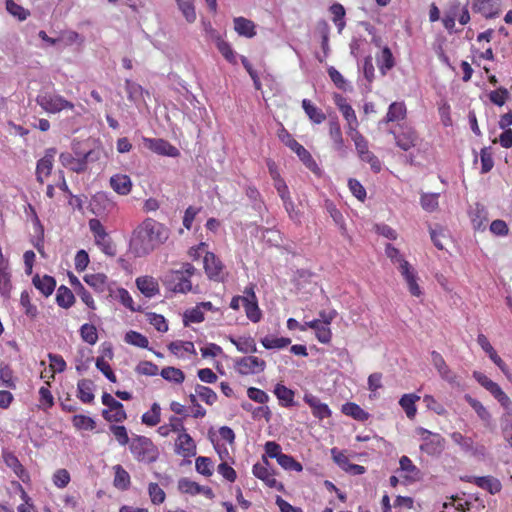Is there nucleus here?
<instances>
[{
	"label": "nucleus",
	"instance_id": "obj_14",
	"mask_svg": "<svg viewBox=\"0 0 512 512\" xmlns=\"http://www.w3.org/2000/svg\"><path fill=\"white\" fill-rule=\"evenodd\" d=\"M143 143L146 148L158 155L168 157H178L180 155L179 150L175 146L161 138L143 137Z\"/></svg>",
	"mask_w": 512,
	"mask_h": 512
},
{
	"label": "nucleus",
	"instance_id": "obj_63",
	"mask_svg": "<svg viewBox=\"0 0 512 512\" xmlns=\"http://www.w3.org/2000/svg\"><path fill=\"white\" fill-rule=\"evenodd\" d=\"M196 471L204 476H211L213 473V462L210 458L199 456L195 461Z\"/></svg>",
	"mask_w": 512,
	"mask_h": 512
},
{
	"label": "nucleus",
	"instance_id": "obj_36",
	"mask_svg": "<svg viewBox=\"0 0 512 512\" xmlns=\"http://www.w3.org/2000/svg\"><path fill=\"white\" fill-rule=\"evenodd\" d=\"M473 483L491 494L498 493L501 490L500 481L492 476L473 477Z\"/></svg>",
	"mask_w": 512,
	"mask_h": 512
},
{
	"label": "nucleus",
	"instance_id": "obj_37",
	"mask_svg": "<svg viewBox=\"0 0 512 512\" xmlns=\"http://www.w3.org/2000/svg\"><path fill=\"white\" fill-rule=\"evenodd\" d=\"M83 279L98 293L104 292L107 288L108 278L103 273L86 274Z\"/></svg>",
	"mask_w": 512,
	"mask_h": 512
},
{
	"label": "nucleus",
	"instance_id": "obj_29",
	"mask_svg": "<svg viewBox=\"0 0 512 512\" xmlns=\"http://www.w3.org/2000/svg\"><path fill=\"white\" fill-rule=\"evenodd\" d=\"M234 29L240 35L246 38H252L256 35V25L252 20L245 17H236L233 20Z\"/></svg>",
	"mask_w": 512,
	"mask_h": 512
},
{
	"label": "nucleus",
	"instance_id": "obj_44",
	"mask_svg": "<svg viewBox=\"0 0 512 512\" xmlns=\"http://www.w3.org/2000/svg\"><path fill=\"white\" fill-rule=\"evenodd\" d=\"M50 382L46 381V386L39 389V404L38 407L44 411L52 408L54 405V397L49 389Z\"/></svg>",
	"mask_w": 512,
	"mask_h": 512
},
{
	"label": "nucleus",
	"instance_id": "obj_7",
	"mask_svg": "<svg viewBox=\"0 0 512 512\" xmlns=\"http://www.w3.org/2000/svg\"><path fill=\"white\" fill-rule=\"evenodd\" d=\"M102 403L107 407L102 411V416L106 421L120 423L127 419L123 404L114 399L111 394L104 392Z\"/></svg>",
	"mask_w": 512,
	"mask_h": 512
},
{
	"label": "nucleus",
	"instance_id": "obj_38",
	"mask_svg": "<svg viewBox=\"0 0 512 512\" xmlns=\"http://www.w3.org/2000/svg\"><path fill=\"white\" fill-rule=\"evenodd\" d=\"M340 112L346 120V133L356 132L359 127V121L353 107L349 104L348 106H344Z\"/></svg>",
	"mask_w": 512,
	"mask_h": 512
},
{
	"label": "nucleus",
	"instance_id": "obj_51",
	"mask_svg": "<svg viewBox=\"0 0 512 512\" xmlns=\"http://www.w3.org/2000/svg\"><path fill=\"white\" fill-rule=\"evenodd\" d=\"M48 358L50 361V369H51V374L49 376V379H54L55 373H61V372L65 371L66 362H65L64 358L58 354L49 353Z\"/></svg>",
	"mask_w": 512,
	"mask_h": 512
},
{
	"label": "nucleus",
	"instance_id": "obj_47",
	"mask_svg": "<svg viewBox=\"0 0 512 512\" xmlns=\"http://www.w3.org/2000/svg\"><path fill=\"white\" fill-rule=\"evenodd\" d=\"M6 10L19 21H24L30 16V11L14 0H6Z\"/></svg>",
	"mask_w": 512,
	"mask_h": 512
},
{
	"label": "nucleus",
	"instance_id": "obj_28",
	"mask_svg": "<svg viewBox=\"0 0 512 512\" xmlns=\"http://www.w3.org/2000/svg\"><path fill=\"white\" fill-rule=\"evenodd\" d=\"M274 394L277 397L279 404L282 407H292L295 405L294 397L295 392L283 385L282 383H277L274 388Z\"/></svg>",
	"mask_w": 512,
	"mask_h": 512
},
{
	"label": "nucleus",
	"instance_id": "obj_5",
	"mask_svg": "<svg viewBox=\"0 0 512 512\" xmlns=\"http://www.w3.org/2000/svg\"><path fill=\"white\" fill-rule=\"evenodd\" d=\"M130 451L138 462L153 463L159 456L158 448L145 436H136L130 443Z\"/></svg>",
	"mask_w": 512,
	"mask_h": 512
},
{
	"label": "nucleus",
	"instance_id": "obj_58",
	"mask_svg": "<svg viewBox=\"0 0 512 512\" xmlns=\"http://www.w3.org/2000/svg\"><path fill=\"white\" fill-rule=\"evenodd\" d=\"M481 173L490 172L494 166L493 155L490 147H484L480 151Z\"/></svg>",
	"mask_w": 512,
	"mask_h": 512
},
{
	"label": "nucleus",
	"instance_id": "obj_53",
	"mask_svg": "<svg viewBox=\"0 0 512 512\" xmlns=\"http://www.w3.org/2000/svg\"><path fill=\"white\" fill-rule=\"evenodd\" d=\"M124 340L126 343L139 348H148L149 345L147 337L137 331L127 332Z\"/></svg>",
	"mask_w": 512,
	"mask_h": 512
},
{
	"label": "nucleus",
	"instance_id": "obj_30",
	"mask_svg": "<svg viewBox=\"0 0 512 512\" xmlns=\"http://www.w3.org/2000/svg\"><path fill=\"white\" fill-rule=\"evenodd\" d=\"M33 285L45 296H50L56 287V281L52 276L44 275L39 276L35 275L32 279Z\"/></svg>",
	"mask_w": 512,
	"mask_h": 512
},
{
	"label": "nucleus",
	"instance_id": "obj_45",
	"mask_svg": "<svg viewBox=\"0 0 512 512\" xmlns=\"http://www.w3.org/2000/svg\"><path fill=\"white\" fill-rule=\"evenodd\" d=\"M179 10L182 12L184 18L188 23H193L196 20V11L194 0H176Z\"/></svg>",
	"mask_w": 512,
	"mask_h": 512
},
{
	"label": "nucleus",
	"instance_id": "obj_3",
	"mask_svg": "<svg viewBox=\"0 0 512 512\" xmlns=\"http://www.w3.org/2000/svg\"><path fill=\"white\" fill-rule=\"evenodd\" d=\"M36 103L43 111L57 114L63 110H73L75 105L53 90L42 89L36 96Z\"/></svg>",
	"mask_w": 512,
	"mask_h": 512
},
{
	"label": "nucleus",
	"instance_id": "obj_21",
	"mask_svg": "<svg viewBox=\"0 0 512 512\" xmlns=\"http://www.w3.org/2000/svg\"><path fill=\"white\" fill-rule=\"evenodd\" d=\"M4 463L13 470V472L17 475V477L24 483L30 480L29 473L24 468V466L20 463L19 459L12 452H4L3 453Z\"/></svg>",
	"mask_w": 512,
	"mask_h": 512
},
{
	"label": "nucleus",
	"instance_id": "obj_50",
	"mask_svg": "<svg viewBox=\"0 0 512 512\" xmlns=\"http://www.w3.org/2000/svg\"><path fill=\"white\" fill-rule=\"evenodd\" d=\"M216 47L221 55L231 64H237V56L231 45L223 38L216 43Z\"/></svg>",
	"mask_w": 512,
	"mask_h": 512
},
{
	"label": "nucleus",
	"instance_id": "obj_19",
	"mask_svg": "<svg viewBox=\"0 0 512 512\" xmlns=\"http://www.w3.org/2000/svg\"><path fill=\"white\" fill-rule=\"evenodd\" d=\"M175 452L184 458L195 456L196 444L188 433L178 434L175 440Z\"/></svg>",
	"mask_w": 512,
	"mask_h": 512
},
{
	"label": "nucleus",
	"instance_id": "obj_10",
	"mask_svg": "<svg viewBox=\"0 0 512 512\" xmlns=\"http://www.w3.org/2000/svg\"><path fill=\"white\" fill-rule=\"evenodd\" d=\"M94 154L95 152L90 150L82 157H74L70 152H63L59 156V161L63 167L76 173H83L87 170L88 161L94 160Z\"/></svg>",
	"mask_w": 512,
	"mask_h": 512
},
{
	"label": "nucleus",
	"instance_id": "obj_15",
	"mask_svg": "<svg viewBox=\"0 0 512 512\" xmlns=\"http://www.w3.org/2000/svg\"><path fill=\"white\" fill-rule=\"evenodd\" d=\"M204 270L210 280L215 282L224 280V265L212 252H206L204 256Z\"/></svg>",
	"mask_w": 512,
	"mask_h": 512
},
{
	"label": "nucleus",
	"instance_id": "obj_1",
	"mask_svg": "<svg viewBox=\"0 0 512 512\" xmlns=\"http://www.w3.org/2000/svg\"><path fill=\"white\" fill-rule=\"evenodd\" d=\"M169 236L168 227L153 218L147 217L132 231L129 251L135 257L147 256L163 245Z\"/></svg>",
	"mask_w": 512,
	"mask_h": 512
},
{
	"label": "nucleus",
	"instance_id": "obj_43",
	"mask_svg": "<svg viewBox=\"0 0 512 512\" xmlns=\"http://www.w3.org/2000/svg\"><path fill=\"white\" fill-rule=\"evenodd\" d=\"M347 135L353 141L358 157H361L362 155H365L368 152H370L368 140L359 130H357L356 132L354 131L352 133H349Z\"/></svg>",
	"mask_w": 512,
	"mask_h": 512
},
{
	"label": "nucleus",
	"instance_id": "obj_52",
	"mask_svg": "<svg viewBox=\"0 0 512 512\" xmlns=\"http://www.w3.org/2000/svg\"><path fill=\"white\" fill-rule=\"evenodd\" d=\"M80 336L84 342L90 345H94L98 341L97 329L92 324H83L80 328Z\"/></svg>",
	"mask_w": 512,
	"mask_h": 512
},
{
	"label": "nucleus",
	"instance_id": "obj_25",
	"mask_svg": "<svg viewBox=\"0 0 512 512\" xmlns=\"http://www.w3.org/2000/svg\"><path fill=\"white\" fill-rule=\"evenodd\" d=\"M431 356L433 364L440 376L449 383L455 382L456 375L450 370L442 355L436 351H433Z\"/></svg>",
	"mask_w": 512,
	"mask_h": 512
},
{
	"label": "nucleus",
	"instance_id": "obj_46",
	"mask_svg": "<svg viewBox=\"0 0 512 512\" xmlns=\"http://www.w3.org/2000/svg\"><path fill=\"white\" fill-rule=\"evenodd\" d=\"M291 343L290 338L266 336L261 339V344L266 349H281L287 347Z\"/></svg>",
	"mask_w": 512,
	"mask_h": 512
},
{
	"label": "nucleus",
	"instance_id": "obj_41",
	"mask_svg": "<svg viewBox=\"0 0 512 512\" xmlns=\"http://www.w3.org/2000/svg\"><path fill=\"white\" fill-rule=\"evenodd\" d=\"M475 7L487 19L494 18L499 14V8L493 0H477Z\"/></svg>",
	"mask_w": 512,
	"mask_h": 512
},
{
	"label": "nucleus",
	"instance_id": "obj_9",
	"mask_svg": "<svg viewBox=\"0 0 512 512\" xmlns=\"http://www.w3.org/2000/svg\"><path fill=\"white\" fill-rule=\"evenodd\" d=\"M473 377L481 386L489 391L504 408L509 409L511 407L512 402L510 398L496 382L492 381L485 374L479 371H474Z\"/></svg>",
	"mask_w": 512,
	"mask_h": 512
},
{
	"label": "nucleus",
	"instance_id": "obj_27",
	"mask_svg": "<svg viewBox=\"0 0 512 512\" xmlns=\"http://www.w3.org/2000/svg\"><path fill=\"white\" fill-rule=\"evenodd\" d=\"M301 105L305 114L312 123L319 125L326 120V114L322 109L314 105L311 100L303 99Z\"/></svg>",
	"mask_w": 512,
	"mask_h": 512
},
{
	"label": "nucleus",
	"instance_id": "obj_64",
	"mask_svg": "<svg viewBox=\"0 0 512 512\" xmlns=\"http://www.w3.org/2000/svg\"><path fill=\"white\" fill-rule=\"evenodd\" d=\"M489 100L494 105L503 106L509 98V91L505 87H499L488 94Z\"/></svg>",
	"mask_w": 512,
	"mask_h": 512
},
{
	"label": "nucleus",
	"instance_id": "obj_2",
	"mask_svg": "<svg viewBox=\"0 0 512 512\" xmlns=\"http://www.w3.org/2000/svg\"><path fill=\"white\" fill-rule=\"evenodd\" d=\"M197 269L188 262L182 263L180 269L170 270L164 278V284L175 293L187 294L192 291L191 277Z\"/></svg>",
	"mask_w": 512,
	"mask_h": 512
},
{
	"label": "nucleus",
	"instance_id": "obj_16",
	"mask_svg": "<svg viewBox=\"0 0 512 512\" xmlns=\"http://www.w3.org/2000/svg\"><path fill=\"white\" fill-rule=\"evenodd\" d=\"M268 464L269 463L265 458L263 463L258 462L254 464L252 468L253 475L262 480L268 487L282 491L284 489L283 484L276 480L274 473L270 471Z\"/></svg>",
	"mask_w": 512,
	"mask_h": 512
},
{
	"label": "nucleus",
	"instance_id": "obj_62",
	"mask_svg": "<svg viewBox=\"0 0 512 512\" xmlns=\"http://www.w3.org/2000/svg\"><path fill=\"white\" fill-rule=\"evenodd\" d=\"M150 500L155 505L162 504L166 499L164 490L157 483H150L148 486Z\"/></svg>",
	"mask_w": 512,
	"mask_h": 512
},
{
	"label": "nucleus",
	"instance_id": "obj_34",
	"mask_svg": "<svg viewBox=\"0 0 512 512\" xmlns=\"http://www.w3.org/2000/svg\"><path fill=\"white\" fill-rule=\"evenodd\" d=\"M420 400V396L416 394H404L400 400L399 405L405 411L409 419H414L417 413L416 402Z\"/></svg>",
	"mask_w": 512,
	"mask_h": 512
},
{
	"label": "nucleus",
	"instance_id": "obj_4",
	"mask_svg": "<svg viewBox=\"0 0 512 512\" xmlns=\"http://www.w3.org/2000/svg\"><path fill=\"white\" fill-rule=\"evenodd\" d=\"M278 137L285 146L297 154L307 169L316 175L321 174V169L317 162L314 160L311 153L303 145H301L285 128L280 130Z\"/></svg>",
	"mask_w": 512,
	"mask_h": 512
},
{
	"label": "nucleus",
	"instance_id": "obj_54",
	"mask_svg": "<svg viewBox=\"0 0 512 512\" xmlns=\"http://www.w3.org/2000/svg\"><path fill=\"white\" fill-rule=\"evenodd\" d=\"M330 12L332 14V20L338 28V31L341 32L345 27V9L339 4L335 3L330 7Z\"/></svg>",
	"mask_w": 512,
	"mask_h": 512
},
{
	"label": "nucleus",
	"instance_id": "obj_8",
	"mask_svg": "<svg viewBox=\"0 0 512 512\" xmlns=\"http://www.w3.org/2000/svg\"><path fill=\"white\" fill-rule=\"evenodd\" d=\"M418 434L421 436L422 444L420 450L428 455H438L444 449V438L438 433H432L425 428H419Z\"/></svg>",
	"mask_w": 512,
	"mask_h": 512
},
{
	"label": "nucleus",
	"instance_id": "obj_59",
	"mask_svg": "<svg viewBox=\"0 0 512 512\" xmlns=\"http://www.w3.org/2000/svg\"><path fill=\"white\" fill-rule=\"evenodd\" d=\"M283 469L288 471H296L301 472L303 470V466L300 462L295 460L292 456L284 454L280 456L277 462Z\"/></svg>",
	"mask_w": 512,
	"mask_h": 512
},
{
	"label": "nucleus",
	"instance_id": "obj_56",
	"mask_svg": "<svg viewBox=\"0 0 512 512\" xmlns=\"http://www.w3.org/2000/svg\"><path fill=\"white\" fill-rule=\"evenodd\" d=\"M283 206L289 216V218L297 225L302 224V212L297 209L295 203L292 198H288L283 200Z\"/></svg>",
	"mask_w": 512,
	"mask_h": 512
},
{
	"label": "nucleus",
	"instance_id": "obj_39",
	"mask_svg": "<svg viewBox=\"0 0 512 512\" xmlns=\"http://www.w3.org/2000/svg\"><path fill=\"white\" fill-rule=\"evenodd\" d=\"M56 302L60 307L68 309L75 303V296L68 287L61 285L57 289Z\"/></svg>",
	"mask_w": 512,
	"mask_h": 512
},
{
	"label": "nucleus",
	"instance_id": "obj_24",
	"mask_svg": "<svg viewBox=\"0 0 512 512\" xmlns=\"http://www.w3.org/2000/svg\"><path fill=\"white\" fill-rule=\"evenodd\" d=\"M407 116V107L403 101H396L389 105L386 116L383 121L385 123L404 120Z\"/></svg>",
	"mask_w": 512,
	"mask_h": 512
},
{
	"label": "nucleus",
	"instance_id": "obj_20",
	"mask_svg": "<svg viewBox=\"0 0 512 512\" xmlns=\"http://www.w3.org/2000/svg\"><path fill=\"white\" fill-rule=\"evenodd\" d=\"M477 343L479 346L488 354L489 358L493 361V363L505 374L508 375L509 369L506 363L502 360V358L497 354L496 350L490 344L488 338L484 334H479L477 336Z\"/></svg>",
	"mask_w": 512,
	"mask_h": 512
},
{
	"label": "nucleus",
	"instance_id": "obj_22",
	"mask_svg": "<svg viewBox=\"0 0 512 512\" xmlns=\"http://www.w3.org/2000/svg\"><path fill=\"white\" fill-rule=\"evenodd\" d=\"M137 288L147 298H152L159 294V284L152 276H142L136 279Z\"/></svg>",
	"mask_w": 512,
	"mask_h": 512
},
{
	"label": "nucleus",
	"instance_id": "obj_18",
	"mask_svg": "<svg viewBox=\"0 0 512 512\" xmlns=\"http://www.w3.org/2000/svg\"><path fill=\"white\" fill-rule=\"evenodd\" d=\"M303 401L311 408L312 415L318 419L323 420L332 416V411L326 403L313 395L312 393H305Z\"/></svg>",
	"mask_w": 512,
	"mask_h": 512
},
{
	"label": "nucleus",
	"instance_id": "obj_60",
	"mask_svg": "<svg viewBox=\"0 0 512 512\" xmlns=\"http://www.w3.org/2000/svg\"><path fill=\"white\" fill-rule=\"evenodd\" d=\"M168 349L176 355H179L181 351L196 353L194 343L191 341H173L168 345Z\"/></svg>",
	"mask_w": 512,
	"mask_h": 512
},
{
	"label": "nucleus",
	"instance_id": "obj_42",
	"mask_svg": "<svg viewBox=\"0 0 512 512\" xmlns=\"http://www.w3.org/2000/svg\"><path fill=\"white\" fill-rule=\"evenodd\" d=\"M142 423L154 427L160 423L161 407L158 403H153L151 409L145 412L141 417Z\"/></svg>",
	"mask_w": 512,
	"mask_h": 512
},
{
	"label": "nucleus",
	"instance_id": "obj_31",
	"mask_svg": "<svg viewBox=\"0 0 512 512\" xmlns=\"http://www.w3.org/2000/svg\"><path fill=\"white\" fill-rule=\"evenodd\" d=\"M341 412L344 415L361 422H365L370 418V414L354 402H346L343 404Z\"/></svg>",
	"mask_w": 512,
	"mask_h": 512
},
{
	"label": "nucleus",
	"instance_id": "obj_12",
	"mask_svg": "<svg viewBox=\"0 0 512 512\" xmlns=\"http://www.w3.org/2000/svg\"><path fill=\"white\" fill-rule=\"evenodd\" d=\"M265 368L266 362L256 356H245L235 361V369L241 375L258 374Z\"/></svg>",
	"mask_w": 512,
	"mask_h": 512
},
{
	"label": "nucleus",
	"instance_id": "obj_55",
	"mask_svg": "<svg viewBox=\"0 0 512 512\" xmlns=\"http://www.w3.org/2000/svg\"><path fill=\"white\" fill-rule=\"evenodd\" d=\"M20 304L24 309L25 314L30 317L31 319H34L37 314L38 310L37 307L32 304L31 297L28 291H22L20 295Z\"/></svg>",
	"mask_w": 512,
	"mask_h": 512
},
{
	"label": "nucleus",
	"instance_id": "obj_57",
	"mask_svg": "<svg viewBox=\"0 0 512 512\" xmlns=\"http://www.w3.org/2000/svg\"><path fill=\"white\" fill-rule=\"evenodd\" d=\"M200 486L197 482H194L188 478H181L178 481V490L181 493L189 494V495H197L200 494Z\"/></svg>",
	"mask_w": 512,
	"mask_h": 512
},
{
	"label": "nucleus",
	"instance_id": "obj_61",
	"mask_svg": "<svg viewBox=\"0 0 512 512\" xmlns=\"http://www.w3.org/2000/svg\"><path fill=\"white\" fill-rule=\"evenodd\" d=\"M195 391L201 400L204 401L207 405H213L217 401V394L207 386L198 384L195 387Z\"/></svg>",
	"mask_w": 512,
	"mask_h": 512
},
{
	"label": "nucleus",
	"instance_id": "obj_17",
	"mask_svg": "<svg viewBox=\"0 0 512 512\" xmlns=\"http://www.w3.org/2000/svg\"><path fill=\"white\" fill-rule=\"evenodd\" d=\"M56 153V148H48L45 150L44 156L38 160L36 165V178L40 183H44V179L50 176Z\"/></svg>",
	"mask_w": 512,
	"mask_h": 512
},
{
	"label": "nucleus",
	"instance_id": "obj_35",
	"mask_svg": "<svg viewBox=\"0 0 512 512\" xmlns=\"http://www.w3.org/2000/svg\"><path fill=\"white\" fill-rule=\"evenodd\" d=\"M114 469V480L113 485L122 491L127 490L130 487L131 484V478L129 473L121 466V465H115L113 467Z\"/></svg>",
	"mask_w": 512,
	"mask_h": 512
},
{
	"label": "nucleus",
	"instance_id": "obj_48",
	"mask_svg": "<svg viewBox=\"0 0 512 512\" xmlns=\"http://www.w3.org/2000/svg\"><path fill=\"white\" fill-rule=\"evenodd\" d=\"M440 194L439 193H424L421 195L420 204L422 208L427 212H434L437 210Z\"/></svg>",
	"mask_w": 512,
	"mask_h": 512
},
{
	"label": "nucleus",
	"instance_id": "obj_26",
	"mask_svg": "<svg viewBox=\"0 0 512 512\" xmlns=\"http://www.w3.org/2000/svg\"><path fill=\"white\" fill-rule=\"evenodd\" d=\"M376 62L382 75H386L395 66L394 56L388 46L383 47L381 52L376 55Z\"/></svg>",
	"mask_w": 512,
	"mask_h": 512
},
{
	"label": "nucleus",
	"instance_id": "obj_6",
	"mask_svg": "<svg viewBox=\"0 0 512 512\" xmlns=\"http://www.w3.org/2000/svg\"><path fill=\"white\" fill-rule=\"evenodd\" d=\"M328 137L331 147L340 157H346L348 154V144L344 138L340 121L337 116H331L327 123Z\"/></svg>",
	"mask_w": 512,
	"mask_h": 512
},
{
	"label": "nucleus",
	"instance_id": "obj_33",
	"mask_svg": "<svg viewBox=\"0 0 512 512\" xmlns=\"http://www.w3.org/2000/svg\"><path fill=\"white\" fill-rule=\"evenodd\" d=\"M77 397L83 403H92L94 400L93 382L88 379H81L77 383Z\"/></svg>",
	"mask_w": 512,
	"mask_h": 512
},
{
	"label": "nucleus",
	"instance_id": "obj_23",
	"mask_svg": "<svg viewBox=\"0 0 512 512\" xmlns=\"http://www.w3.org/2000/svg\"><path fill=\"white\" fill-rule=\"evenodd\" d=\"M111 188L119 195H128L132 190V181L126 174H115L110 178Z\"/></svg>",
	"mask_w": 512,
	"mask_h": 512
},
{
	"label": "nucleus",
	"instance_id": "obj_40",
	"mask_svg": "<svg viewBox=\"0 0 512 512\" xmlns=\"http://www.w3.org/2000/svg\"><path fill=\"white\" fill-rule=\"evenodd\" d=\"M160 375L166 381L175 384H182L185 380L184 372L181 369L172 366L162 368Z\"/></svg>",
	"mask_w": 512,
	"mask_h": 512
},
{
	"label": "nucleus",
	"instance_id": "obj_11",
	"mask_svg": "<svg viewBox=\"0 0 512 512\" xmlns=\"http://www.w3.org/2000/svg\"><path fill=\"white\" fill-rule=\"evenodd\" d=\"M244 310L246 317L253 323L261 321L263 314L258 305V299L255 294V285L250 284L244 289Z\"/></svg>",
	"mask_w": 512,
	"mask_h": 512
},
{
	"label": "nucleus",
	"instance_id": "obj_32",
	"mask_svg": "<svg viewBox=\"0 0 512 512\" xmlns=\"http://www.w3.org/2000/svg\"><path fill=\"white\" fill-rule=\"evenodd\" d=\"M229 341L242 353L248 354L257 351L255 340L251 336H241L238 338L230 336Z\"/></svg>",
	"mask_w": 512,
	"mask_h": 512
},
{
	"label": "nucleus",
	"instance_id": "obj_13",
	"mask_svg": "<svg viewBox=\"0 0 512 512\" xmlns=\"http://www.w3.org/2000/svg\"><path fill=\"white\" fill-rule=\"evenodd\" d=\"M392 133L394 135L396 146L403 151H409L414 148L419 141L417 131L407 125L400 126V131L398 133Z\"/></svg>",
	"mask_w": 512,
	"mask_h": 512
},
{
	"label": "nucleus",
	"instance_id": "obj_49",
	"mask_svg": "<svg viewBox=\"0 0 512 512\" xmlns=\"http://www.w3.org/2000/svg\"><path fill=\"white\" fill-rule=\"evenodd\" d=\"M72 423L73 426L78 430L91 431L94 430L96 427V422L94 421L93 418L82 414L74 415L72 418Z\"/></svg>",
	"mask_w": 512,
	"mask_h": 512
}]
</instances>
